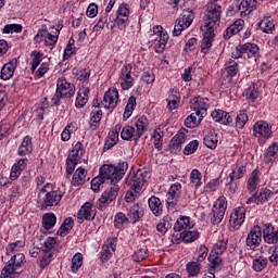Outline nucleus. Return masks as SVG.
<instances>
[{"label": "nucleus", "mask_w": 278, "mask_h": 278, "mask_svg": "<svg viewBox=\"0 0 278 278\" xmlns=\"http://www.w3.org/2000/svg\"><path fill=\"white\" fill-rule=\"evenodd\" d=\"M129 164L127 162H121L117 166L113 165H103L100 167L99 176L103 179L104 182L109 181L111 184L110 190H106L102 193L99 199V207L103 208L109 203H112L118 197V181L125 177Z\"/></svg>", "instance_id": "f257e3e1"}, {"label": "nucleus", "mask_w": 278, "mask_h": 278, "mask_svg": "<svg viewBox=\"0 0 278 278\" xmlns=\"http://www.w3.org/2000/svg\"><path fill=\"white\" fill-rule=\"evenodd\" d=\"M223 8L216 3L215 0L211 1L206 5V14L204 15V22L201 29H218L220 25V14Z\"/></svg>", "instance_id": "f03ea898"}, {"label": "nucleus", "mask_w": 278, "mask_h": 278, "mask_svg": "<svg viewBox=\"0 0 278 278\" xmlns=\"http://www.w3.org/2000/svg\"><path fill=\"white\" fill-rule=\"evenodd\" d=\"M75 94V85L68 83L66 78H59L56 92L52 98V105H60V99H71Z\"/></svg>", "instance_id": "7ed1b4c3"}, {"label": "nucleus", "mask_w": 278, "mask_h": 278, "mask_svg": "<svg viewBox=\"0 0 278 278\" xmlns=\"http://www.w3.org/2000/svg\"><path fill=\"white\" fill-rule=\"evenodd\" d=\"M47 188H51V184H47L39 192V197H42V194H45V197L42 198L41 210H49V207H55V205H60V201H62V197H64V194H62V191H48Z\"/></svg>", "instance_id": "20e7f679"}, {"label": "nucleus", "mask_w": 278, "mask_h": 278, "mask_svg": "<svg viewBox=\"0 0 278 278\" xmlns=\"http://www.w3.org/2000/svg\"><path fill=\"white\" fill-rule=\"evenodd\" d=\"M23 264H25V254H13L7 265L2 268L0 278H14L12 275H14L18 268H23Z\"/></svg>", "instance_id": "39448f33"}, {"label": "nucleus", "mask_w": 278, "mask_h": 278, "mask_svg": "<svg viewBox=\"0 0 278 278\" xmlns=\"http://www.w3.org/2000/svg\"><path fill=\"white\" fill-rule=\"evenodd\" d=\"M51 251H53V244H41L40 247L36 245L29 251L31 257H38L40 253H43L39 262V267L41 270H45L47 266L51 264V257H53V252Z\"/></svg>", "instance_id": "423d86ee"}, {"label": "nucleus", "mask_w": 278, "mask_h": 278, "mask_svg": "<svg viewBox=\"0 0 278 278\" xmlns=\"http://www.w3.org/2000/svg\"><path fill=\"white\" fill-rule=\"evenodd\" d=\"M149 177H151L149 172L139 169L136 174L126 178V184L130 186V190H134V192L138 194V192L142 190V186H144V182Z\"/></svg>", "instance_id": "0eeeda50"}, {"label": "nucleus", "mask_w": 278, "mask_h": 278, "mask_svg": "<svg viewBox=\"0 0 278 278\" xmlns=\"http://www.w3.org/2000/svg\"><path fill=\"white\" fill-rule=\"evenodd\" d=\"M244 53H247L248 58H257V55H260V47L257 46V43L251 42L239 45L232 52V58L233 60H238L242 58Z\"/></svg>", "instance_id": "6e6552de"}, {"label": "nucleus", "mask_w": 278, "mask_h": 278, "mask_svg": "<svg viewBox=\"0 0 278 278\" xmlns=\"http://www.w3.org/2000/svg\"><path fill=\"white\" fill-rule=\"evenodd\" d=\"M227 251V244H215L213 248V253L215 255L208 256V262L211 264V270L218 273V270H223V258L219 255H223Z\"/></svg>", "instance_id": "1a4fd4ad"}, {"label": "nucleus", "mask_w": 278, "mask_h": 278, "mask_svg": "<svg viewBox=\"0 0 278 278\" xmlns=\"http://www.w3.org/2000/svg\"><path fill=\"white\" fill-rule=\"evenodd\" d=\"M190 108L194 110L195 116L203 118L207 114V108H210V99L197 97L190 100Z\"/></svg>", "instance_id": "9d476101"}, {"label": "nucleus", "mask_w": 278, "mask_h": 278, "mask_svg": "<svg viewBox=\"0 0 278 278\" xmlns=\"http://www.w3.org/2000/svg\"><path fill=\"white\" fill-rule=\"evenodd\" d=\"M114 23L119 29H125L129 22V5L122 3L116 12V18H113Z\"/></svg>", "instance_id": "9b49d317"}, {"label": "nucleus", "mask_w": 278, "mask_h": 278, "mask_svg": "<svg viewBox=\"0 0 278 278\" xmlns=\"http://www.w3.org/2000/svg\"><path fill=\"white\" fill-rule=\"evenodd\" d=\"M253 131L256 138H264V140H268L273 135V127L266 121H258L254 124Z\"/></svg>", "instance_id": "f8f14e48"}, {"label": "nucleus", "mask_w": 278, "mask_h": 278, "mask_svg": "<svg viewBox=\"0 0 278 278\" xmlns=\"http://www.w3.org/2000/svg\"><path fill=\"white\" fill-rule=\"evenodd\" d=\"M179 197H181V184L176 182L172 185L167 192V207L168 210H174L175 205H177V201H179Z\"/></svg>", "instance_id": "ddd939ff"}, {"label": "nucleus", "mask_w": 278, "mask_h": 278, "mask_svg": "<svg viewBox=\"0 0 278 278\" xmlns=\"http://www.w3.org/2000/svg\"><path fill=\"white\" fill-rule=\"evenodd\" d=\"M247 214V208L244 207H238L235 210V212L230 215V226L233 227V229H240L242 227V223H244Z\"/></svg>", "instance_id": "4468645a"}, {"label": "nucleus", "mask_w": 278, "mask_h": 278, "mask_svg": "<svg viewBox=\"0 0 278 278\" xmlns=\"http://www.w3.org/2000/svg\"><path fill=\"white\" fill-rule=\"evenodd\" d=\"M85 220H94V212L90 202H86L78 212V223H84Z\"/></svg>", "instance_id": "2eb2a0df"}, {"label": "nucleus", "mask_w": 278, "mask_h": 278, "mask_svg": "<svg viewBox=\"0 0 278 278\" xmlns=\"http://www.w3.org/2000/svg\"><path fill=\"white\" fill-rule=\"evenodd\" d=\"M118 103V89H110L103 97V106L110 110V108H116Z\"/></svg>", "instance_id": "dca6fc26"}, {"label": "nucleus", "mask_w": 278, "mask_h": 278, "mask_svg": "<svg viewBox=\"0 0 278 278\" xmlns=\"http://www.w3.org/2000/svg\"><path fill=\"white\" fill-rule=\"evenodd\" d=\"M16 66H18V60L16 59H12L9 63L4 64L1 70V79L4 81L12 79L14 71H16Z\"/></svg>", "instance_id": "f3484780"}, {"label": "nucleus", "mask_w": 278, "mask_h": 278, "mask_svg": "<svg viewBox=\"0 0 278 278\" xmlns=\"http://www.w3.org/2000/svg\"><path fill=\"white\" fill-rule=\"evenodd\" d=\"M211 116L215 123H220L222 125H231L233 123V118L231 114L223 111V110H215L211 113Z\"/></svg>", "instance_id": "a211bd4d"}, {"label": "nucleus", "mask_w": 278, "mask_h": 278, "mask_svg": "<svg viewBox=\"0 0 278 278\" xmlns=\"http://www.w3.org/2000/svg\"><path fill=\"white\" fill-rule=\"evenodd\" d=\"M215 30L216 29L214 28L202 29V31H204V37L201 45L202 53H208L210 49H212V42L214 41V38L216 36V34H214Z\"/></svg>", "instance_id": "6ab92c4d"}, {"label": "nucleus", "mask_w": 278, "mask_h": 278, "mask_svg": "<svg viewBox=\"0 0 278 278\" xmlns=\"http://www.w3.org/2000/svg\"><path fill=\"white\" fill-rule=\"evenodd\" d=\"M244 27V20H237L233 24H231L224 33L225 40H229L231 36H236V34H240L242 28Z\"/></svg>", "instance_id": "aec40b11"}, {"label": "nucleus", "mask_w": 278, "mask_h": 278, "mask_svg": "<svg viewBox=\"0 0 278 278\" xmlns=\"http://www.w3.org/2000/svg\"><path fill=\"white\" fill-rule=\"evenodd\" d=\"M148 205L154 216H162V213L164 212V206L162 205V200H160V198L152 195L148 200Z\"/></svg>", "instance_id": "412c9836"}, {"label": "nucleus", "mask_w": 278, "mask_h": 278, "mask_svg": "<svg viewBox=\"0 0 278 278\" xmlns=\"http://www.w3.org/2000/svg\"><path fill=\"white\" fill-rule=\"evenodd\" d=\"M262 243V227L254 226L247 238V244H261Z\"/></svg>", "instance_id": "4be33fe9"}, {"label": "nucleus", "mask_w": 278, "mask_h": 278, "mask_svg": "<svg viewBox=\"0 0 278 278\" xmlns=\"http://www.w3.org/2000/svg\"><path fill=\"white\" fill-rule=\"evenodd\" d=\"M136 140H140L146 131H149V119L146 116L139 117L136 122Z\"/></svg>", "instance_id": "5701e85b"}, {"label": "nucleus", "mask_w": 278, "mask_h": 278, "mask_svg": "<svg viewBox=\"0 0 278 278\" xmlns=\"http://www.w3.org/2000/svg\"><path fill=\"white\" fill-rule=\"evenodd\" d=\"M186 142V134L179 131L169 142V151L175 153V151H181V146Z\"/></svg>", "instance_id": "b1692460"}, {"label": "nucleus", "mask_w": 278, "mask_h": 278, "mask_svg": "<svg viewBox=\"0 0 278 278\" xmlns=\"http://www.w3.org/2000/svg\"><path fill=\"white\" fill-rule=\"evenodd\" d=\"M173 238H176V240H180L181 242L190 243L194 242V240H199V231H184L181 233L174 235Z\"/></svg>", "instance_id": "393cba45"}, {"label": "nucleus", "mask_w": 278, "mask_h": 278, "mask_svg": "<svg viewBox=\"0 0 278 278\" xmlns=\"http://www.w3.org/2000/svg\"><path fill=\"white\" fill-rule=\"evenodd\" d=\"M245 174L247 165L237 162L236 166L232 167V173L230 174L229 178L232 179V181H238V179H242Z\"/></svg>", "instance_id": "a878e982"}, {"label": "nucleus", "mask_w": 278, "mask_h": 278, "mask_svg": "<svg viewBox=\"0 0 278 278\" xmlns=\"http://www.w3.org/2000/svg\"><path fill=\"white\" fill-rule=\"evenodd\" d=\"M194 227V224L190 222V217L188 216H181L174 225L175 231H184V229H192Z\"/></svg>", "instance_id": "bb28decb"}, {"label": "nucleus", "mask_w": 278, "mask_h": 278, "mask_svg": "<svg viewBox=\"0 0 278 278\" xmlns=\"http://www.w3.org/2000/svg\"><path fill=\"white\" fill-rule=\"evenodd\" d=\"M114 251H116V244H103L102 250L100 252V258L102 262H110L112 255H114Z\"/></svg>", "instance_id": "cd10ccee"}, {"label": "nucleus", "mask_w": 278, "mask_h": 278, "mask_svg": "<svg viewBox=\"0 0 278 278\" xmlns=\"http://www.w3.org/2000/svg\"><path fill=\"white\" fill-rule=\"evenodd\" d=\"M55 223H58V217L55 216V214L53 213L43 214L42 216L43 229H46L47 231H49V229H53V227H55Z\"/></svg>", "instance_id": "c85d7f7f"}, {"label": "nucleus", "mask_w": 278, "mask_h": 278, "mask_svg": "<svg viewBox=\"0 0 278 278\" xmlns=\"http://www.w3.org/2000/svg\"><path fill=\"white\" fill-rule=\"evenodd\" d=\"M84 184H86V169H84V167H79L73 175L72 185L84 186Z\"/></svg>", "instance_id": "c756f323"}, {"label": "nucleus", "mask_w": 278, "mask_h": 278, "mask_svg": "<svg viewBox=\"0 0 278 278\" xmlns=\"http://www.w3.org/2000/svg\"><path fill=\"white\" fill-rule=\"evenodd\" d=\"M101 118H103V111L98 109L91 112V118H90L89 125L92 131L97 130L99 125H101Z\"/></svg>", "instance_id": "7c9ffc66"}, {"label": "nucleus", "mask_w": 278, "mask_h": 278, "mask_svg": "<svg viewBox=\"0 0 278 278\" xmlns=\"http://www.w3.org/2000/svg\"><path fill=\"white\" fill-rule=\"evenodd\" d=\"M128 216L132 218V223H138L144 216V211L139 204H134L128 211Z\"/></svg>", "instance_id": "2f4dec72"}, {"label": "nucleus", "mask_w": 278, "mask_h": 278, "mask_svg": "<svg viewBox=\"0 0 278 278\" xmlns=\"http://www.w3.org/2000/svg\"><path fill=\"white\" fill-rule=\"evenodd\" d=\"M31 151H34V148L31 146V138H29V136H26L18 149V155L23 156V155H29V153H31Z\"/></svg>", "instance_id": "473e14b6"}, {"label": "nucleus", "mask_w": 278, "mask_h": 278, "mask_svg": "<svg viewBox=\"0 0 278 278\" xmlns=\"http://www.w3.org/2000/svg\"><path fill=\"white\" fill-rule=\"evenodd\" d=\"M268 266V258L264 256H258L252 262V269L255 273H262Z\"/></svg>", "instance_id": "72a5a7b5"}, {"label": "nucleus", "mask_w": 278, "mask_h": 278, "mask_svg": "<svg viewBox=\"0 0 278 278\" xmlns=\"http://www.w3.org/2000/svg\"><path fill=\"white\" fill-rule=\"evenodd\" d=\"M201 263L199 262H189L186 265V271L188 277H199L201 273Z\"/></svg>", "instance_id": "f704fd0d"}, {"label": "nucleus", "mask_w": 278, "mask_h": 278, "mask_svg": "<svg viewBox=\"0 0 278 278\" xmlns=\"http://www.w3.org/2000/svg\"><path fill=\"white\" fill-rule=\"evenodd\" d=\"M84 266V254L77 252L72 258L71 270L74 274L79 273V269Z\"/></svg>", "instance_id": "c9c22d12"}, {"label": "nucleus", "mask_w": 278, "mask_h": 278, "mask_svg": "<svg viewBox=\"0 0 278 278\" xmlns=\"http://www.w3.org/2000/svg\"><path fill=\"white\" fill-rule=\"evenodd\" d=\"M88 92H90L88 88L83 87L79 89L76 98V108H84L88 103Z\"/></svg>", "instance_id": "e433bc0d"}, {"label": "nucleus", "mask_w": 278, "mask_h": 278, "mask_svg": "<svg viewBox=\"0 0 278 278\" xmlns=\"http://www.w3.org/2000/svg\"><path fill=\"white\" fill-rule=\"evenodd\" d=\"M203 142L207 149H216L218 146V136L216 132L211 131L204 136Z\"/></svg>", "instance_id": "4c0bfd02"}, {"label": "nucleus", "mask_w": 278, "mask_h": 278, "mask_svg": "<svg viewBox=\"0 0 278 278\" xmlns=\"http://www.w3.org/2000/svg\"><path fill=\"white\" fill-rule=\"evenodd\" d=\"M74 223L75 222L72 217L64 219L63 224L58 230V236H61V238H64V236H68V232L71 231V229H73Z\"/></svg>", "instance_id": "58836bf2"}, {"label": "nucleus", "mask_w": 278, "mask_h": 278, "mask_svg": "<svg viewBox=\"0 0 278 278\" xmlns=\"http://www.w3.org/2000/svg\"><path fill=\"white\" fill-rule=\"evenodd\" d=\"M260 181V172L254 169L248 179V191L255 192L257 190V182Z\"/></svg>", "instance_id": "ea45409f"}, {"label": "nucleus", "mask_w": 278, "mask_h": 278, "mask_svg": "<svg viewBox=\"0 0 278 278\" xmlns=\"http://www.w3.org/2000/svg\"><path fill=\"white\" fill-rule=\"evenodd\" d=\"M77 162H79V159H76L75 155H68L66 160V177L67 179L71 178L73 173H75V166H77Z\"/></svg>", "instance_id": "a19ab883"}, {"label": "nucleus", "mask_w": 278, "mask_h": 278, "mask_svg": "<svg viewBox=\"0 0 278 278\" xmlns=\"http://www.w3.org/2000/svg\"><path fill=\"white\" fill-rule=\"evenodd\" d=\"M178 21H180V23H182V25L188 28L190 27V25H192V22L194 21V14L190 10H185L182 11V14L178 18Z\"/></svg>", "instance_id": "79ce46f5"}, {"label": "nucleus", "mask_w": 278, "mask_h": 278, "mask_svg": "<svg viewBox=\"0 0 278 278\" xmlns=\"http://www.w3.org/2000/svg\"><path fill=\"white\" fill-rule=\"evenodd\" d=\"M121 136L123 140H135L138 142V140H136V128H134V126H125L122 129Z\"/></svg>", "instance_id": "37998d69"}, {"label": "nucleus", "mask_w": 278, "mask_h": 278, "mask_svg": "<svg viewBox=\"0 0 278 278\" xmlns=\"http://www.w3.org/2000/svg\"><path fill=\"white\" fill-rule=\"evenodd\" d=\"M147 257H149V250L147 249V245H143L142 248L138 247L132 255V260L135 262H142L147 260Z\"/></svg>", "instance_id": "c03bdc74"}, {"label": "nucleus", "mask_w": 278, "mask_h": 278, "mask_svg": "<svg viewBox=\"0 0 278 278\" xmlns=\"http://www.w3.org/2000/svg\"><path fill=\"white\" fill-rule=\"evenodd\" d=\"M128 224H129V218L123 212H119L115 215L114 225L116 229H123V227H125V225H128Z\"/></svg>", "instance_id": "a18cd8bd"}, {"label": "nucleus", "mask_w": 278, "mask_h": 278, "mask_svg": "<svg viewBox=\"0 0 278 278\" xmlns=\"http://www.w3.org/2000/svg\"><path fill=\"white\" fill-rule=\"evenodd\" d=\"M223 218H225V212L218 211V208L213 207L211 212L212 225H220V223H223Z\"/></svg>", "instance_id": "49530a36"}, {"label": "nucleus", "mask_w": 278, "mask_h": 278, "mask_svg": "<svg viewBox=\"0 0 278 278\" xmlns=\"http://www.w3.org/2000/svg\"><path fill=\"white\" fill-rule=\"evenodd\" d=\"M271 195H273V191L271 190L263 189V190L256 192V194H255V202L257 204L266 203V201H268V199H270Z\"/></svg>", "instance_id": "de8ad7c7"}, {"label": "nucleus", "mask_w": 278, "mask_h": 278, "mask_svg": "<svg viewBox=\"0 0 278 278\" xmlns=\"http://www.w3.org/2000/svg\"><path fill=\"white\" fill-rule=\"evenodd\" d=\"M260 28L264 34H271L273 29H275V23L270 21V17H264L260 23Z\"/></svg>", "instance_id": "09e8293b"}, {"label": "nucleus", "mask_w": 278, "mask_h": 278, "mask_svg": "<svg viewBox=\"0 0 278 278\" xmlns=\"http://www.w3.org/2000/svg\"><path fill=\"white\" fill-rule=\"evenodd\" d=\"M278 155V143L274 142L270 144L266 152H265V162L268 164L269 162L273 161L270 157H276Z\"/></svg>", "instance_id": "8fccbe9b"}, {"label": "nucleus", "mask_w": 278, "mask_h": 278, "mask_svg": "<svg viewBox=\"0 0 278 278\" xmlns=\"http://www.w3.org/2000/svg\"><path fill=\"white\" fill-rule=\"evenodd\" d=\"M226 71L229 77H236V75H238V72L240 71L238 62H236L235 60H229L228 62H226Z\"/></svg>", "instance_id": "3c124183"}, {"label": "nucleus", "mask_w": 278, "mask_h": 278, "mask_svg": "<svg viewBox=\"0 0 278 278\" xmlns=\"http://www.w3.org/2000/svg\"><path fill=\"white\" fill-rule=\"evenodd\" d=\"M248 122H249V115H247V112L241 111L236 117L237 129H243L244 125H247Z\"/></svg>", "instance_id": "603ef678"}, {"label": "nucleus", "mask_w": 278, "mask_h": 278, "mask_svg": "<svg viewBox=\"0 0 278 278\" xmlns=\"http://www.w3.org/2000/svg\"><path fill=\"white\" fill-rule=\"evenodd\" d=\"M232 12H240V10H251V7L245 0H235L231 4Z\"/></svg>", "instance_id": "864d4df0"}, {"label": "nucleus", "mask_w": 278, "mask_h": 278, "mask_svg": "<svg viewBox=\"0 0 278 278\" xmlns=\"http://www.w3.org/2000/svg\"><path fill=\"white\" fill-rule=\"evenodd\" d=\"M136 108V97L131 96L128 99L125 112H124V118H129V116H131V112H134Z\"/></svg>", "instance_id": "5fc2aeb1"}, {"label": "nucleus", "mask_w": 278, "mask_h": 278, "mask_svg": "<svg viewBox=\"0 0 278 278\" xmlns=\"http://www.w3.org/2000/svg\"><path fill=\"white\" fill-rule=\"evenodd\" d=\"M23 31V25L21 24H8L3 28V34H21Z\"/></svg>", "instance_id": "6e6d98bb"}, {"label": "nucleus", "mask_w": 278, "mask_h": 278, "mask_svg": "<svg viewBox=\"0 0 278 278\" xmlns=\"http://www.w3.org/2000/svg\"><path fill=\"white\" fill-rule=\"evenodd\" d=\"M121 129H122L121 125H116L115 129L109 132V138L113 142V143H109V144L105 143V146L109 147V149H110V147H114V144H116V142H118V131H121Z\"/></svg>", "instance_id": "4d7b16f0"}, {"label": "nucleus", "mask_w": 278, "mask_h": 278, "mask_svg": "<svg viewBox=\"0 0 278 278\" xmlns=\"http://www.w3.org/2000/svg\"><path fill=\"white\" fill-rule=\"evenodd\" d=\"M190 181L195 188L201 187V172L193 169L190 174Z\"/></svg>", "instance_id": "13d9d810"}, {"label": "nucleus", "mask_w": 278, "mask_h": 278, "mask_svg": "<svg viewBox=\"0 0 278 278\" xmlns=\"http://www.w3.org/2000/svg\"><path fill=\"white\" fill-rule=\"evenodd\" d=\"M70 155H74L77 160H81L84 156V144H81V142H77Z\"/></svg>", "instance_id": "bf43d9fd"}, {"label": "nucleus", "mask_w": 278, "mask_h": 278, "mask_svg": "<svg viewBox=\"0 0 278 278\" xmlns=\"http://www.w3.org/2000/svg\"><path fill=\"white\" fill-rule=\"evenodd\" d=\"M201 123V119H197V115H194V113H191L186 119H185V125L186 127L189 128H194L197 127V125H199Z\"/></svg>", "instance_id": "052dcab7"}, {"label": "nucleus", "mask_w": 278, "mask_h": 278, "mask_svg": "<svg viewBox=\"0 0 278 278\" xmlns=\"http://www.w3.org/2000/svg\"><path fill=\"white\" fill-rule=\"evenodd\" d=\"M213 207H216L219 212H227V198L225 195L219 197Z\"/></svg>", "instance_id": "680f3d73"}, {"label": "nucleus", "mask_w": 278, "mask_h": 278, "mask_svg": "<svg viewBox=\"0 0 278 278\" xmlns=\"http://www.w3.org/2000/svg\"><path fill=\"white\" fill-rule=\"evenodd\" d=\"M210 250L205 245H200V249L195 252L198 263L203 262L207 257Z\"/></svg>", "instance_id": "e2e57ef3"}, {"label": "nucleus", "mask_w": 278, "mask_h": 278, "mask_svg": "<svg viewBox=\"0 0 278 278\" xmlns=\"http://www.w3.org/2000/svg\"><path fill=\"white\" fill-rule=\"evenodd\" d=\"M31 55L34 56L31 63V71H36V68H38V66L40 65V62H42V53L33 51Z\"/></svg>", "instance_id": "0e129e2a"}, {"label": "nucleus", "mask_w": 278, "mask_h": 278, "mask_svg": "<svg viewBox=\"0 0 278 278\" xmlns=\"http://www.w3.org/2000/svg\"><path fill=\"white\" fill-rule=\"evenodd\" d=\"M260 96V92L257 91V88L254 86H251L249 89L245 91V97L248 99H251V101H255L257 97Z\"/></svg>", "instance_id": "69168bd1"}, {"label": "nucleus", "mask_w": 278, "mask_h": 278, "mask_svg": "<svg viewBox=\"0 0 278 278\" xmlns=\"http://www.w3.org/2000/svg\"><path fill=\"white\" fill-rule=\"evenodd\" d=\"M122 83L121 86L123 90H129L134 86V77L131 76H124V78H121Z\"/></svg>", "instance_id": "338daca9"}, {"label": "nucleus", "mask_w": 278, "mask_h": 278, "mask_svg": "<svg viewBox=\"0 0 278 278\" xmlns=\"http://www.w3.org/2000/svg\"><path fill=\"white\" fill-rule=\"evenodd\" d=\"M102 184H105V182L100 176L93 178L91 180V190H93V192H99Z\"/></svg>", "instance_id": "774afa93"}]
</instances>
